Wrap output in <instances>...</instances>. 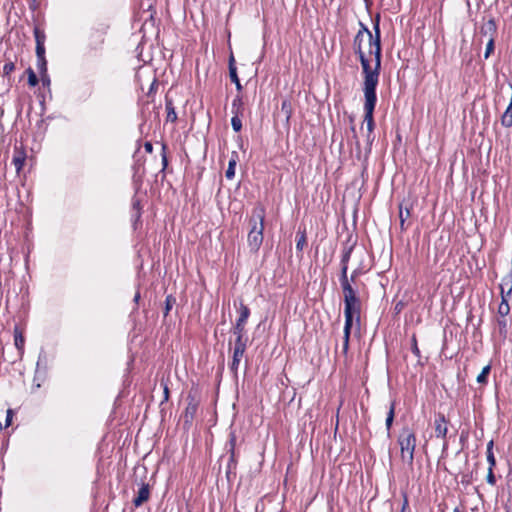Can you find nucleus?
Listing matches in <instances>:
<instances>
[{
    "mask_svg": "<svg viewBox=\"0 0 512 512\" xmlns=\"http://www.w3.org/2000/svg\"><path fill=\"white\" fill-rule=\"evenodd\" d=\"M150 497V486L147 483L142 482L137 492V496L133 499V504L136 507L141 506L144 502L148 501Z\"/></svg>",
    "mask_w": 512,
    "mask_h": 512,
    "instance_id": "obj_10",
    "label": "nucleus"
},
{
    "mask_svg": "<svg viewBox=\"0 0 512 512\" xmlns=\"http://www.w3.org/2000/svg\"><path fill=\"white\" fill-rule=\"evenodd\" d=\"M487 451H493V441H489L487 444Z\"/></svg>",
    "mask_w": 512,
    "mask_h": 512,
    "instance_id": "obj_52",
    "label": "nucleus"
},
{
    "mask_svg": "<svg viewBox=\"0 0 512 512\" xmlns=\"http://www.w3.org/2000/svg\"><path fill=\"white\" fill-rule=\"evenodd\" d=\"M493 51H494V38H489L487 45H486L484 58L487 59L493 53Z\"/></svg>",
    "mask_w": 512,
    "mask_h": 512,
    "instance_id": "obj_37",
    "label": "nucleus"
},
{
    "mask_svg": "<svg viewBox=\"0 0 512 512\" xmlns=\"http://www.w3.org/2000/svg\"><path fill=\"white\" fill-rule=\"evenodd\" d=\"M353 248H354L353 245L345 246L343 251H342L341 261H340V264H341V274H340V277H339V281L340 282L345 281V280H349L348 279L347 271H348V263H349V260L351 258V254H352Z\"/></svg>",
    "mask_w": 512,
    "mask_h": 512,
    "instance_id": "obj_7",
    "label": "nucleus"
},
{
    "mask_svg": "<svg viewBox=\"0 0 512 512\" xmlns=\"http://www.w3.org/2000/svg\"><path fill=\"white\" fill-rule=\"evenodd\" d=\"M165 149H166V146L163 145L162 147V150H163V153H162V166H163V169H165L168 165V159H167V156H166V153H165Z\"/></svg>",
    "mask_w": 512,
    "mask_h": 512,
    "instance_id": "obj_44",
    "label": "nucleus"
},
{
    "mask_svg": "<svg viewBox=\"0 0 512 512\" xmlns=\"http://www.w3.org/2000/svg\"><path fill=\"white\" fill-rule=\"evenodd\" d=\"M435 436L437 438H446L448 427L445 416L441 413L437 414L434 420Z\"/></svg>",
    "mask_w": 512,
    "mask_h": 512,
    "instance_id": "obj_8",
    "label": "nucleus"
},
{
    "mask_svg": "<svg viewBox=\"0 0 512 512\" xmlns=\"http://www.w3.org/2000/svg\"><path fill=\"white\" fill-rule=\"evenodd\" d=\"M351 131L353 133V140L355 141L356 145L359 146V140H358V136L356 134V129H355V126H352L351 127Z\"/></svg>",
    "mask_w": 512,
    "mask_h": 512,
    "instance_id": "obj_48",
    "label": "nucleus"
},
{
    "mask_svg": "<svg viewBox=\"0 0 512 512\" xmlns=\"http://www.w3.org/2000/svg\"><path fill=\"white\" fill-rule=\"evenodd\" d=\"M453 512H461L460 509L458 507H456Z\"/></svg>",
    "mask_w": 512,
    "mask_h": 512,
    "instance_id": "obj_55",
    "label": "nucleus"
},
{
    "mask_svg": "<svg viewBox=\"0 0 512 512\" xmlns=\"http://www.w3.org/2000/svg\"><path fill=\"white\" fill-rule=\"evenodd\" d=\"M249 316H250L249 307L241 302L240 306H239V317L237 318L233 327L245 328V325L247 323Z\"/></svg>",
    "mask_w": 512,
    "mask_h": 512,
    "instance_id": "obj_12",
    "label": "nucleus"
},
{
    "mask_svg": "<svg viewBox=\"0 0 512 512\" xmlns=\"http://www.w3.org/2000/svg\"><path fill=\"white\" fill-rule=\"evenodd\" d=\"M14 342L15 346L19 351H22L24 348V337L22 333L19 331V329L16 327L14 330Z\"/></svg>",
    "mask_w": 512,
    "mask_h": 512,
    "instance_id": "obj_22",
    "label": "nucleus"
},
{
    "mask_svg": "<svg viewBox=\"0 0 512 512\" xmlns=\"http://www.w3.org/2000/svg\"><path fill=\"white\" fill-rule=\"evenodd\" d=\"M378 82L374 83H363L364 93V123H366L367 134L366 139L369 145L374 141L373 131L375 128V122L373 118L374 109L377 102L376 87Z\"/></svg>",
    "mask_w": 512,
    "mask_h": 512,
    "instance_id": "obj_4",
    "label": "nucleus"
},
{
    "mask_svg": "<svg viewBox=\"0 0 512 512\" xmlns=\"http://www.w3.org/2000/svg\"><path fill=\"white\" fill-rule=\"evenodd\" d=\"M281 110L283 112H285L286 120L289 121L292 111H291V103L288 100L282 101Z\"/></svg>",
    "mask_w": 512,
    "mask_h": 512,
    "instance_id": "obj_33",
    "label": "nucleus"
},
{
    "mask_svg": "<svg viewBox=\"0 0 512 512\" xmlns=\"http://www.w3.org/2000/svg\"><path fill=\"white\" fill-rule=\"evenodd\" d=\"M199 402L191 394L187 397V406L183 413L184 424L191 425L197 413Z\"/></svg>",
    "mask_w": 512,
    "mask_h": 512,
    "instance_id": "obj_6",
    "label": "nucleus"
},
{
    "mask_svg": "<svg viewBox=\"0 0 512 512\" xmlns=\"http://www.w3.org/2000/svg\"><path fill=\"white\" fill-rule=\"evenodd\" d=\"M242 106V99L241 97L238 95L232 102V112H235L236 110H238V113L240 112V108Z\"/></svg>",
    "mask_w": 512,
    "mask_h": 512,
    "instance_id": "obj_39",
    "label": "nucleus"
},
{
    "mask_svg": "<svg viewBox=\"0 0 512 512\" xmlns=\"http://www.w3.org/2000/svg\"><path fill=\"white\" fill-rule=\"evenodd\" d=\"M144 148H145L146 152H148V153H151L153 151V145L151 142H146L144 144Z\"/></svg>",
    "mask_w": 512,
    "mask_h": 512,
    "instance_id": "obj_49",
    "label": "nucleus"
},
{
    "mask_svg": "<svg viewBox=\"0 0 512 512\" xmlns=\"http://www.w3.org/2000/svg\"><path fill=\"white\" fill-rule=\"evenodd\" d=\"M342 292H343V300H344V317L345 324L348 328V325L353 326V322L360 324V314H361V300L357 294L356 289L351 285L349 280H345L340 282Z\"/></svg>",
    "mask_w": 512,
    "mask_h": 512,
    "instance_id": "obj_2",
    "label": "nucleus"
},
{
    "mask_svg": "<svg viewBox=\"0 0 512 512\" xmlns=\"http://www.w3.org/2000/svg\"><path fill=\"white\" fill-rule=\"evenodd\" d=\"M232 332H233V335L235 336L234 347L246 349L248 337L245 335L246 334L245 328L233 327Z\"/></svg>",
    "mask_w": 512,
    "mask_h": 512,
    "instance_id": "obj_11",
    "label": "nucleus"
},
{
    "mask_svg": "<svg viewBox=\"0 0 512 512\" xmlns=\"http://www.w3.org/2000/svg\"><path fill=\"white\" fill-rule=\"evenodd\" d=\"M296 249L301 251L304 247V245L306 244V234H305V231L303 232H300L298 231L297 232V235H296Z\"/></svg>",
    "mask_w": 512,
    "mask_h": 512,
    "instance_id": "obj_28",
    "label": "nucleus"
},
{
    "mask_svg": "<svg viewBox=\"0 0 512 512\" xmlns=\"http://www.w3.org/2000/svg\"><path fill=\"white\" fill-rule=\"evenodd\" d=\"M37 69L40 74L47 73V60L45 57L37 58Z\"/></svg>",
    "mask_w": 512,
    "mask_h": 512,
    "instance_id": "obj_34",
    "label": "nucleus"
},
{
    "mask_svg": "<svg viewBox=\"0 0 512 512\" xmlns=\"http://www.w3.org/2000/svg\"><path fill=\"white\" fill-rule=\"evenodd\" d=\"M394 416H395V401L391 402L389 411H388V414L386 417V421H385V425H386V428L388 431L390 430V428L393 424Z\"/></svg>",
    "mask_w": 512,
    "mask_h": 512,
    "instance_id": "obj_23",
    "label": "nucleus"
},
{
    "mask_svg": "<svg viewBox=\"0 0 512 512\" xmlns=\"http://www.w3.org/2000/svg\"><path fill=\"white\" fill-rule=\"evenodd\" d=\"M234 116L231 119V125L235 132H239L242 129V121L239 118L238 110L232 112Z\"/></svg>",
    "mask_w": 512,
    "mask_h": 512,
    "instance_id": "obj_26",
    "label": "nucleus"
},
{
    "mask_svg": "<svg viewBox=\"0 0 512 512\" xmlns=\"http://www.w3.org/2000/svg\"><path fill=\"white\" fill-rule=\"evenodd\" d=\"M228 446H229V453L233 455V453H235V446H236V435L234 432H230V434H229Z\"/></svg>",
    "mask_w": 512,
    "mask_h": 512,
    "instance_id": "obj_35",
    "label": "nucleus"
},
{
    "mask_svg": "<svg viewBox=\"0 0 512 512\" xmlns=\"http://www.w3.org/2000/svg\"><path fill=\"white\" fill-rule=\"evenodd\" d=\"M139 299H140V293H139V292H137V293L135 294V296H134V302H135V303H138Z\"/></svg>",
    "mask_w": 512,
    "mask_h": 512,
    "instance_id": "obj_53",
    "label": "nucleus"
},
{
    "mask_svg": "<svg viewBox=\"0 0 512 512\" xmlns=\"http://www.w3.org/2000/svg\"><path fill=\"white\" fill-rule=\"evenodd\" d=\"M176 303V299L175 297H173L172 295H168L165 299V310H164V316L166 317L170 310L172 309V307L174 306V304Z\"/></svg>",
    "mask_w": 512,
    "mask_h": 512,
    "instance_id": "obj_31",
    "label": "nucleus"
},
{
    "mask_svg": "<svg viewBox=\"0 0 512 512\" xmlns=\"http://www.w3.org/2000/svg\"><path fill=\"white\" fill-rule=\"evenodd\" d=\"M500 294H501V301H503V299H506V301L508 302L509 298L511 297L512 290L503 291V292H500Z\"/></svg>",
    "mask_w": 512,
    "mask_h": 512,
    "instance_id": "obj_45",
    "label": "nucleus"
},
{
    "mask_svg": "<svg viewBox=\"0 0 512 512\" xmlns=\"http://www.w3.org/2000/svg\"><path fill=\"white\" fill-rule=\"evenodd\" d=\"M351 329H352L351 325H348V328H347L346 324H344L342 352L345 355L347 354L348 349H349V339H350Z\"/></svg>",
    "mask_w": 512,
    "mask_h": 512,
    "instance_id": "obj_19",
    "label": "nucleus"
},
{
    "mask_svg": "<svg viewBox=\"0 0 512 512\" xmlns=\"http://www.w3.org/2000/svg\"><path fill=\"white\" fill-rule=\"evenodd\" d=\"M92 36H95L97 44L101 45L104 42V37L102 33L97 31Z\"/></svg>",
    "mask_w": 512,
    "mask_h": 512,
    "instance_id": "obj_46",
    "label": "nucleus"
},
{
    "mask_svg": "<svg viewBox=\"0 0 512 512\" xmlns=\"http://www.w3.org/2000/svg\"><path fill=\"white\" fill-rule=\"evenodd\" d=\"M490 371H491V365L490 364H488L485 367H483L482 371L477 376V379H476L477 382L479 384H482V385L487 384V382H488V375H489Z\"/></svg>",
    "mask_w": 512,
    "mask_h": 512,
    "instance_id": "obj_21",
    "label": "nucleus"
},
{
    "mask_svg": "<svg viewBox=\"0 0 512 512\" xmlns=\"http://www.w3.org/2000/svg\"><path fill=\"white\" fill-rule=\"evenodd\" d=\"M487 461L489 463V467L494 468L496 466V459L493 451H486Z\"/></svg>",
    "mask_w": 512,
    "mask_h": 512,
    "instance_id": "obj_40",
    "label": "nucleus"
},
{
    "mask_svg": "<svg viewBox=\"0 0 512 512\" xmlns=\"http://www.w3.org/2000/svg\"><path fill=\"white\" fill-rule=\"evenodd\" d=\"M265 216V207L262 204H257L253 208L251 217L249 219L250 230L248 233L247 242L250 250L254 253H256L260 249L263 243Z\"/></svg>",
    "mask_w": 512,
    "mask_h": 512,
    "instance_id": "obj_3",
    "label": "nucleus"
},
{
    "mask_svg": "<svg viewBox=\"0 0 512 512\" xmlns=\"http://www.w3.org/2000/svg\"><path fill=\"white\" fill-rule=\"evenodd\" d=\"M237 465V459H236V453L230 454L229 461L227 464V476H229V473L232 469H235Z\"/></svg>",
    "mask_w": 512,
    "mask_h": 512,
    "instance_id": "obj_36",
    "label": "nucleus"
},
{
    "mask_svg": "<svg viewBox=\"0 0 512 512\" xmlns=\"http://www.w3.org/2000/svg\"><path fill=\"white\" fill-rule=\"evenodd\" d=\"M493 469L494 468L489 467L488 468V473H487V476H486L487 483L492 485V486H494L496 484V477H495V474L493 472Z\"/></svg>",
    "mask_w": 512,
    "mask_h": 512,
    "instance_id": "obj_38",
    "label": "nucleus"
},
{
    "mask_svg": "<svg viewBox=\"0 0 512 512\" xmlns=\"http://www.w3.org/2000/svg\"><path fill=\"white\" fill-rule=\"evenodd\" d=\"M239 159V155L236 151L231 153V157L229 159L228 168L225 172V177L229 180L233 179L235 176V167L237 165V161Z\"/></svg>",
    "mask_w": 512,
    "mask_h": 512,
    "instance_id": "obj_16",
    "label": "nucleus"
},
{
    "mask_svg": "<svg viewBox=\"0 0 512 512\" xmlns=\"http://www.w3.org/2000/svg\"><path fill=\"white\" fill-rule=\"evenodd\" d=\"M397 441L401 450V460L409 467H412L416 448L415 432L409 427H404L401 430Z\"/></svg>",
    "mask_w": 512,
    "mask_h": 512,
    "instance_id": "obj_5",
    "label": "nucleus"
},
{
    "mask_svg": "<svg viewBox=\"0 0 512 512\" xmlns=\"http://www.w3.org/2000/svg\"><path fill=\"white\" fill-rule=\"evenodd\" d=\"M15 70V63L11 60H7L2 68L3 77H9L10 74Z\"/></svg>",
    "mask_w": 512,
    "mask_h": 512,
    "instance_id": "obj_27",
    "label": "nucleus"
},
{
    "mask_svg": "<svg viewBox=\"0 0 512 512\" xmlns=\"http://www.w3.org/2000/svg\"><path fill=\"white\" fill-rule=\"evenodd\" d=\"M361 274V271L359 269H355L352 271L350 278L348 277L351 285L356 281L357 277Z\"/></svg>",
    "mask_w": 512,
    "mask_h": 512,
    "instance_id": "obj_42",
    "label": "nucleus"
},
{
    "mask_svg": "<svg viewBox=\"0 0 512 512\" xmlns=\"http://www.w3.org/2000/svg\"><path fill=\"white\" fill-rule=\"evenodd\" d=\"M36 56H37V58L45 57V45L44 44H36Z\"/></svg>",
    "mask_w": 512,
    "mask_h": 512,
    "instance_id": "obj_41",
    "label": "nucleus"
},
{
    "mask_svg": "<svg viewBox=\"0 0 512 512\" xmlns=\"http://www.w3.org/2000/svg\"><path fill=\"white\" fill-rule=\"evenodd\" d=\"M166 111H167L166 120L174 123L177 120V113L175 111V108H174L171 100L166 101Z\"/></svg>",
    "mask_w": 512,
    "mask_h": 512,
    "instance_id": "obj_18",
    "label": "nucleus"
},
{
    "mask_svg": "<svg viewBox=\"0 0 512 512\" xmlns=\"http://www.w3.org/2000/svg\"><path fill=\"white\" fill-rule=\"evenodd\" d=\"M40 76H41V81H42L43 86H49L50 78H49L48 73H42V74H40Z\"/></svg>",
    "mask_w": 512,
    "mask_h": 512,
    "instance_id": "obj_43",
    "label": "nucleus"
},
{
    "mask_svg": "<svg viewBox=\"0 0 512 512\" xmlns=\"http://www.w3.org/2000/svg\"><path fill=\"white\" fill-rule=\"evenodd\" d=\"M26 161V152L22 147H15L12 158V164L15 167L16 172L19 174L22 170Z\"/></svg>",
    "mask_w": 512,
    "mask_h": 512,
    "instance_id": "obj_9",
    "label": "nucleus"
},
{
    "mask_svg": "<svg viewBox=\"0 0 512 512\" xmlns=\"http://www.w3.org/2000/svg\"><path fill=\"white\" fill-rule=\"evenodd\" d=\"M33 33H34V38H35L36 44H45L46 35L43 30H41L38 26H36L34 28Z\"/></svg>",
    "mask_w": 512,
    "mask_h": 512,
    "instance_id": "obj_24",
    "label": "nucleus"
},
{
    "mask_svg": "<svg viewBox=\"0 0 512 512\" xmlns=\"http://www.w3.org/2000/svg\"><path fill=\"white\" fill-rule=\"evenodd\" d=\"M373 31L374 33L360 23V29L353 40L355 53L362 66L363 83L379 82L382 56L379 17L373 23Z\"/></svg>",
    "mask_w": 512,
    "mask_h": 512,
    "instance_id": "obj_1",
    "label": "nucleus"
},
{
    "mask_svg": "<svg viewBox=\"0 0 512 512\" xmlns=\"http://www.w3.org/2000/svg\"><path fill=\"white\" fill-rule=\"evenodd\" d=\"M410 217V210L408 208L403 209V206H399V218L401 228L403 229L405 221Z\"/></svg>",
    "mask_w": 512,
    "mask_h": 512,
    "instance_id": "obj_29",
    "label": "nucleus"
},
{
    "mask_svg": "<svg viewBox=\"0 0 512 512\" xmlns=\"http://www.w3.org/2000/svg\"><path fill=\"white\" fill-rule=\"evenodd\" d=\"M496 326L499 332L500 337L505 340L508 334V322L506 317L498 316L496 318Z\"/></svg>",
    "mask_w": 512,
    "mask_h": 512,
    "instance_id": "obj_17",
    "label": "nucleus"
},
{
    "mask_svg": "<svg viewBox=\"0 0 512 512\" xmlns=\"http://www.w3.org/2000/svg\"><path fill=\"white\" fill-rule=\"evenodd\" d=\"M510 313V306L506 299H503L499 304L497 314L501 317H506Z\"/></svg>",
    "mask_w": 512,
    "mask_h": 512,
    "instance_id": "obj_25",
    "label": "nucleus"
},
{
    "mask_svg": "<svg viewBox=\"0 0 512 512\" xmlns=\"http://www.w3.org/2000/svg\"><path fill=\"white\" fill-rule=\"evenodd\" d=\"M366 48H367V50H369V45L368 44L365 45V49ZM366 54H367L368 58L371 56V55H369V51H367Z\"/></svg>",
    "mask_w": 512,
    "mask_h": 512,
    "instance_id": "obj_54",
    "label": "nucleus"
},
{
    "mask_svg": "<svg viewBox=\"0 0 512 512\" xmlns=\"http://www.w3.org/2000/svg\"><path fill=\"white\" fill-rule=\"evenodd\" d=\"M411 350H412V353L420 360L421 352L418 347L417 338H416L415 334H413L411 337Z\"/></svg>",
    "mask_w": 512,
    "mask_h": 512,
    "instance_id": "obj_32",
    "label": "nucleus"
},
{
    "mask_svg": "<svg viewBox=\"0 0 512 512\" xmlns=\"http://www.w3.org/2000/svg\"><path fill=\"white\" fill-rule=\"evenodd\" d=\"M245 351H246L245 348L234 347V349H233V357H232V362L230 364V370L234 374H237L241 358L243 357Z\"/></svg>",
    "mask_w": 512,
    "mask_h": 512,
    "instance_id": "obj_14",
    "label": "nucleus"
},
{
    "mask_svg": "<svg viewBox=\"0 0 512 512\" xmlns=\"http://www.w3.org/2000/svg\"><path fill=\"white\" fill-rule=\"evenodd\" d=\"M496 31H497V26H496V22L494 19H489L488 21H486L480 28V33L483 35V36H487L488 39L489 38H494L495 34H496Z\"/></svg>",
    "mask_w": 512,
    "mask_h": 512,
    "instance_id": "obj_13",
    "label": "nucleus"
},
{
    "mask_svg": "<svg viewBox=\"0 0 512 512\" xmlns=\"http://www.w3.org/2000/svg\"><path fill=\"white\" fill-rule=\"evenodd\" d=\"M163 390H164L163 391L164 392V400L167 401L169 399V388H168V386L166 384L164 385V389Z\"/></svg>",
    "mask_w": 512,
    "mask_h": 512,
    "instance_id": "obj_51",
    "label": "nucleus"
},
{
    "mask_svg": "<svg viewBox=\"0 0 512 512\" xmlns=\"http://www.w3.org/2000/svg\"><path fill=\"white\" fill-rule=\"evenodd\" d=\"M408 506H409L408 498L406 495H404V500H403V504H402L400 512H405L406 509L408 508Z\"/></svg>",
    "mask_w": 512,
    "mask_h": 512,
    "instance_id": "obj_47",
    "label": "nucleus"
},
{
    "mask_svg": "<svg viewBox=\"0 0 512 512\" xmlns=\"http://www.w3.org/2000/svg\"><path fill=\"white\" fill-rule=\"evenodd\" d=\"M11 421H12V410L9 409L7 411V416H6V425L7 426L10 425Z\"/></svg>",
    "mask_w": 512,
    "mask_h": 512,
    "instance_id": "obj_50",
    "label": "nucleus"
},
{
    "mask_svg": "<svg viewBox=\"0 0 512 512\" xmlns=\"http://www.w3.org/2000/svg\"><path fill=\"white\" fill-rule=\"evenodd\" d=\"M229 76L231 81L235 83L237 90L240 91L242 89V85L238 78L237 68L235 66V59L233 55H231L229 58Z\"/></svg>",
    "mask_w": 512,
    "mask_h": 512,
    "instance_id": "obj_15",
    "label": "nucleus"
},
{
    "mask_svg": "<svg viewBox=\"0 0 512 512\" xmlns=\"http://www.w3.org/2000/svg\"><path fill=\"white\" fill-rule=\"evenodd\" d=\"M26 73L28 75V84L31 86V87H35L39 80L35 74V72L33 71V69L31 67H29L27 70H26Z\"/></svg>",
    "mask_w": 512,
    "mask_h": 512,
    "instance_id": "obj_30",
    "label": "nucleus"
},
{
    "mask_svg": "<svg viewBox=\"0 0 512 512\" xmlns=\"http://www.w3.org/2000/svg\"><path fill=\"white\" fill-rule=\"evenodd\" d=\"M500 292L512 290V275L506 274L502 277L501 282L499 284Z\"/></svg>",
    "mask_w": 512,
    "mask_h": 512,
    "instance_id": "obj_20",
    "label": "nucleus"
}]
</instances>
